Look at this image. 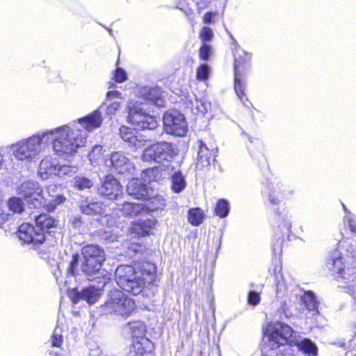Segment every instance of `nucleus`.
Returning a JSON list of instances; mask_svg holds the SVG:
<instances>
[{"instance_id":"1","label":"nucleus","mask_w":356,"mask_h":356,"mask_svg":"<svg viewBox=\"0 0 356 356\" xmlns=\"http://www.w3.org/2000/svg\"><path fill=\"white\" fill-rule=\"evenodd\" d=\"M47 146L51 142L52 149L59 156H72L84 146L88 135L77 124H65L44 131Z\"/></svg>"},{"instance_id":"2","label":"nucleus","mask_w":356,"mask_h":356,"mask_svg":"<svg viewBox=\"0 0 356 356\" xmlns=\"http://www.w3.org/2000/svg\"><path fill=\"white\" fill-rule=\"evenodd\" d=\"M264 341L266 348L271 351H277L275 355L282 356L286 345L296 346L305 354L312 353V342L309 339L296 338V332L289 325L277 321L268 323L264 330Z\"/></svg>"},{"instance_id":"3","label":"nucleus","mask_w":356,"mask_h":356,"mask_svg":"<svg viewBox=\"0 0 356 356\" xmlns=\"http://www.w3.org/2000/svg\"><path fill=\"white\" fill-rule=\"evenodd\" d=\"M44 136V131L38 132L6 147L0 146V170L6 163L4 153L6 150L17 161L24 163H35L47 147Z\"/></svg>"},{"instance_id":"4","label":"nucleus","mask_w":356,"mask_h":356,"mask_svg":"<svg viewBox=\"0 0 356 356\" xmlns=\"http://www.w3.org/2000/svg\"><path fill=\"white\" fill-rule=\"evenodd\" d=\"M58 187L50 185L44 192L36 181L27 180L18 187V194L22 195L27 204L33 208L45 207L48 211H53L63 204L66 198L62 194L57 193Z\"/></svg>"},{"instance_id":"5","label":"nucleus","mask_w":356,"mask_h":356,"mask_svg":"<svg viewBox=\"0 0 356 356\" xmlns=\"http://www.w3.org/2000/svg\"><path fill=\"white\" fill-rule=\"evenodd\" d=\"M83 261L82 271L88 276V279H102L99 282L102 287L104 286L108 280L110 275L108 271L102 268L105 261L104 251L98 245H88L82 248Z\"/></svg>"},{"instance_id":"6","label":"nucleus","mask_w":356,"mask_h":356,"mask_svg":"<svg viewBox=\"0 0 356 356\" xmlns=\"http://www.w3.org/2000/svg\"><path fill=\"white\" fill-rule=\"evenodd\" d=\"M106 314H114L124 318L130 316L136 310L135 302L122 291L114 289L102 306Z\"/></svg>"},{"instance_id":"7","label":"nucleus","mask_w":356,"mask_h":356,"mask_svg":"<svg viewBox=\"0 0 356 356\" xmlns=\"http://www.w3.org/2000/svg\"><path fill=\"white\" fill-rule=\"evenodd\" d=\"M144 104L134 100L129 101L127 104L128 121L138 129H154L157 127L159 121L156 117L145 112Z\"/></svg>"},{"instance_id":"8","label":"nucleus","mask_w":356,"mask_h":356,"mask_svg":"<svg viewBox=\"0 0 356 356\" xmlns=\"http://www.w3.org/2000/svg\"><path fill=\"white\" fill-rule=\"evenodd\" d=\"M234 56V88L240 101L246 105L248 99L244 92L245 83L243 80V75L250 67L251 55L243 51H236Z\"/></svg>"},{"instance_id":"9","label":"nucleus","mask_w":356,"mask_h":356,"mask_svg":"<svg viewBox=\"0 0 356 356\" xmlns=\"http://www.w3.org/2000/svg\"><path fill=\"white\" fill-rule=\"evenodd\" d=\"M178 152L175 145L165 141L159 142L145 149L142 159L156 163L169 162L178 154Z\"/></svg>"},{"instance_id":"10","label":"nucleus","mask_w":356,"mask_h":356,"mask_svg":"<svg viewBox=\"0 0 356 356\" xmlns=\"http://www.w3.org/2000/svg\"><path fill=\"white\" fill-rule=\"evenodd\" d=\"M165 131L176 136H184L187 132V123L183 114L177 111L166 112L163 118Z\"/></svg>"},{"instance_id":"11","label":"nucleus","mask_w":356,"mask_h":356,"mask_svg":"<svg viewBox=\"0 0 356 356\" xmlns=\"http://www.w3.org/2000/svg\"><path fill=\"white\" fill-rule=\"evenodd\" d=\"M156 273V266L151 263H147L143 266V273L134 278L127 283L131 289L121 288L122 290L134 295L139 294L143 289L145 282H153Z\"/></svg>"},{"instance_id":"12","label":"nucleus","mask_w":356,"mask_h":356,"mask_svg":"<svg viewBox=\"0 0 356 356\" xmlns=\"http://www.w3.org/2000/svg\"><path fill=\"white\" fill-rule=\"evenodd\" d=\"M106 165L112 166L119 174L129 173L134 170V165L130 159L125 153L121 152L113 153L110 159L106 161Z\"/></svg>"},{"instance_id":"13","label":"nucleus","mask_w":356,"mask_h":356,"mask_svg":"<svg viewBox=\"0 0 356 356\" xmlns=\"http://www.w3.org/2000/svg\"><path fill=\"white\" fill-rule=\"evenodd\" d=\"M102 108L99 107L88 115L78 119L77 122L73 123V124H77L81 130L86 131L88 135V132L92 131L102 126L103 122Z\"/></svg>"},{"instance_id":"14","label":"nucleus","mask_w":356,"mask_h":356,"mask_svg":"<svg viewBox=\"0 0 356 356\" xmlns=\"http://www.w3.org/2000/svg\"><path fill=\"white\" fill-rule=\"evenodd\" d=\"M18 236L24 243H31L34 245L41 244L44 241V234L38 232L35 227L29 223H24L19 226Z\"/></svg>"},{"instance_id":"15","label":"nucleus","mask_w":356,"mask_h":356,"mask_svg":"<svg viewBox=\"0 0 356 356\" xmlns=\"http://www.w3.org/2000/svg\"><path fill=\"white\" fill-rule=\"evenodd\" d=\"M141 273H143V268L136 271L135 268L131 266L122 265L115 270V280L120 288L131 289L127 284L129 280L131 281Z\"/></svg>"},{"instance_id":"16","label":"nucleus","mask_w":356,"mask_h":356,"mask_svg":"<svg viewBox=\"0 0 356 356\" xmlns=\"http://www.w3.org/2000/svg\"><path fill=\"white\" fill-rule=\"evenodd\" d=\"M172 170L173 167L171 165L146 169L143 171L141 178L145 182H159L168 177Z\"/></svg>"},{"instance_id":"17","label":"nucleus","mask_w":356,"mask_h":356,"mask_svg":"<svg viewBox=\"0 0 356 356\" xmlns=\"http://www.w3.org/2000/svg\"><path fill=\"white\" fill-rule=\"evenodd\" d=\"M68 296L74 304L77 303L80 300H85L89 304H93L101 296V291L95 287L87 288L81 292L76 289H73L69 291Z\"/></svg>"},{"instance_id":"18","label":"nucleus","mask_w":356,"mask_h":356,"mask_svg":"<svg viewBox=\"0 0 356 356\" xmlns=\"http://www.w3.org/2000/svg\"><path fill=\"white\" fill-rule=\"evenodd\" d=\"M100 194L109 200L116 199L122 193V187L120 182L112 175H107L104 178L99 189Z\"/></svg>"},{"instance_id":"19","label":"nucleus","mask_w":356,"mask_h":356,"mask_svg":"<svg viewBox=\"0 0 356 356\" xmlns=\"http://www.w3.org/2000/svg\"><path fill=\"white\" fill-rule=\"evenodd\" d=\"M138 218V220L134 222L132 224L131 227V232L139 236L149 234L150 231L155 226L156 220L148 213L145 214V216Z\"/></svg>"},{"instance_id":"20","label":"nucleus","mask_w":356,"mask_h":356,"mask_svg":"<svg viewBox=\"0 0 356 356\" xmlns=\"http://www.w3.org/2000/svg\"><path fill=\"white\" fill-rule=\"evenodd\" d=\"M218 153V148L214 146L209 147L202 141L200 142L199 152H198V162L197 164L201 167H207L215 161V158Z\"/></svg>"},{"instance_id":"21","label":"nucleus","mask_w":356,"mask_h":356,"mask_svg":"<svg viewBox=\"0 0 356 356\" xmlns=\"http://www.w3.org/2000/svg\"><path fill=\"white\" fill-rule=\"evenodd\" d=\"M58 164H54L52 158L44 156L39 164L38 175L44 180L51 178L53 175L56 176Z\"/></svg>"},{"instance_id":"22","label":"nucleus","mask_w":356,"mask_h":356,"mask_svg":"<svg viewBox=\"0 0 356 356\" xmlns=\"http://www.w3.org/2000/svg\"><path fill=\"white\" fill-rule=\"evenodd\" d=\"M120 134L122 140L128 143L131 146L136 149L145 145V141L140 135H136V133L131 129L122 126L120 129Z\"/></svg>"},{"instance_id":"23","label":"nucleus","mask_w":356,"mask_h":356,"mask_svg":"<svg viewBox=\"0 0 356 356\" xmlns=\"http://www.w3.org/2000/svg\"><path fill=\"white\" fill-rule=\"evenodd\" d=\"M56 226V222L54 218L49 214L43 213L35 217V229L38 232L42 233L44 238L45 234L49 232L50 229Z\"/></svg>"},{"instance_id":"24","label":"nucleus","mask_w":356,"mask_h":356,"mask_svg":"<svg viewBox=\"0 0 356 356\" xmlns=\"http://www.w3.org/2000/svg\"><path fill=\"white\" fill-rule=\"evenodd\" d=\"M127 191L129 195L136 199H140L147 195V190L145 184L140 179H133L129 181Z\"/></svg>"},{"instance_id":"25","label":"nucleus","mask_w":356,"mask_h":356,"mask_svg":"<svg viewBox=\"0 0 356 356\" xmlns=\"http://www.w3.org/2000/svg\"><path fill=\"white\" fill-rule=\"evenodd\" d=\"M133 347L137 355L153 356L154 344L147 338H141L133 341Z\"/></svg>"},{"instance_id":"26","label":"nucleus","mask_w":356,"mask_h":356,"mask_svg":"<svg viewBox=\"0 0 356 356\" xmlns=\"http://www.w3.org/2000/svg\"><path fill=\"white\" fill-rule=\"evenodd\" d=\"M124 215L131 217L145 216L146 210L142 203L126 202L120 209Z\"/></svg>"},{"instance_id":"27","label":"nucleus","mask_w":356,"mask_h":356,"mask_svg":"<svg viewBox=\"0 0 356 356\" xmlns=\"http://www.w3.org/2000/svg\"><path fill=\"white\" fill-rule=\"evenodd\" d=\"M145 99L151 101L157 106L163 105L162 90L159 88H145L142 90Z\"/></svg>"},{"instance_id":"28","label":"nucleus","mask_w":356,"mask_h":356,"mask_svg":"<svg viewBox=\"0 0 356 356\" xmlns=\"http://www.w3.org/2000/svg\"><path fill=\"white\" fill-rule=\"evenodd\" d=\"M328 268L335 278L345 277V265L341 257L332 258L328 263Z\"/></svg>"},{"instance_id":"29","label":"nucleus","mask_w":356,"mask_h":356,"mask_svg":"<svg viewBox=\"0 0 356 356\" xmlns=\"http://www.w3.org/2000/svg\"><path fill=\"white\" fill-rule=\"evenodd\" d=\"M171 189L174 193H179L186 187V180L179 170L175 172L171 176Z\"/></svg>"},{"instance_id":"30","label":"nucleus","mask_w":356,"mask_h":356,"mask_svg":"<svg viewBox=\"0 0 356 356\" xmlns=\"http://www.w3.org/2000/svg\"><path fill=\"white\" fill-rule=\"evenodd\" d=\"M142 204L146 210V214H147L151 211L163 209L165 206V200L161 195H156Z\"/></svg>"},{"instance_id":"31","label":"nucleus","mask_w":356,"mask_h":356,"mask_svg":"<svg viewBox=\"0 0 356 356\" xmlns=\"http://www.w3.org/2000/svg\"><path fill=\"white\" fill-rule=\"evenodd\" d=\"M127 325L133 341L140 339L141 338H146L145 337L146 333V326L143 322L140 321L129 322Z\"/></svg>"},{"instance_id":"32","label":"nucleus","mask_w":356,"mask_h":356,"mask_svg":"<svg viewBox=\"0 0 356 356\" xmlns=\"http://www.w3.org/2000/svg\"><path fill=\"white\" fill-rule=\"evenodd\" d=\"M82 212L86 215L100 214L104 211V207L101 202L85 201L80 206Z\"/></svg>"},{"instance_id":"33","label":"nucleus","mask_w":356,"mask_h":356,"mask_svg":"<svg viewBox=\"0 0 356 356\" xmlns=\"http://www.w3.org/2000/svg\"><path fill=\"white\" fill-rule=\"evenodd\" d=\"M72 183L73 187L80 191L90 188L94 184L90 179L81 175L75 176L72 180Z\"/></svg>"},{"instance_id":"34","label":"nucleus","mask_w":356,"mask_h":356,"mask_svg":"<svg viewBox=\"0 0 356 356\" xmlns=\"http://www.w3.org/2000/svg\"><path fill=\"white\" fill-rule=\"evenodd\" d=\"M76 171L77 168L76 166L68 165H58L56 176L61 179H66L74 175Z\"/></svg>"},{"instance_id":"35","label":"nucleus","mask_w":356,"mask_h":356,"mask_svg":"<svg viewBox=\"0 0 356 356\" xmlns=\"http://www.w3.org/2000/svg\"><path fill=\"white\" fill-rule=\"evenodd\" d=\"M8 209L15 213H21L24 210V203L23 200L18 197H10L7 202Z\"/></svg>"},{"instance_id":"36","label":"nucleus","mask_w":356,"mask_h":356,"mask_svg":"<svg viewBox=\"0 0 356 356\" xmlns=\"http://www.w3.org/2000/svg\"><path fill=\"white\" fill-rule=\"evenodd\" d=\"M203 211L199 208L191 209L188 211V220L194 226L200 225L204 219Z\"/></svg>"},{"instance_id":"37","label":"nucleus","mask_w":356,"mask_h":356,"mask_svg":"<svg viewBox=\"0 0 356 356\" xmlns=\"http://www.w3.org/2000/svg\"><path fill=\"white\" fill-rule=\"evenodd\" d=\"M229 211V202L224 199L218 200L215 208L216 214L220 218H224L228 215Z\"/></svg>"},{"instance_id":"38","label":"nucleus","mask_w":356,"mask_h":356,"mask_svg":"<svg viewBox=\"0 0 356 356\" xmlns=\"http://www.w3.org/2000/svg\"><path fill=\"white\" fill-rule=\"evenodd\" d=\"M191 104L192 105V110L193 111L195 109L197 113H200L204 115L210 108V104L209 102L198 100L197 99Z\"/></svg>"},{"instance_id":"39","label":"nucleus","mask_w":356,"mask_h":356,"mask_svg":"<svg viewBox=\"0 0 356 356\" xmlns=\"http://www.w3.org/2000/svg\"><path fill=\"white\" fill-rule=\"evenodd\" d=\"M63 335L61 328L57 325L54 329V333L51 337V343L54 347H60L63 344Z\"/></svg>"},{"instance_id":"40","label":"nucleus","mask_w":356,"mask_h":356,"mask_svg":"<svg viewBox=\"0 0 356 356\" xmlns=\"http://www.w3.org/2000/svg\"><path fill=\"white\" fill-rule=\"evenodd\" d=\"M209 72V66L207 63H203L197 68L196 77L200 81H205L208 79Z\"/></svg>"},{"instance_id":"41","label":"nucleus","mask_w":356,"mask_h":356,"mask_svg":"<svg viewBox=\"0 0 356 356\" xmlns=\"http://www.w3.org/2000/svg\"><path fill=\"white\" fill-rule=\"evenodd\" d=\"M212 54V47L208 43L202 44L199 50L200 58L204 60H209Z\"/></svg>"},{"instance_id":"42","label":"nucleus","mask_w":356,"mask_h":356,"mask_svg":"<svg viewBox=\"0 0 356 356\" xmlns=\"http://www.w3.org/2000/svg\"><path fill=\"white\" fill-rule=\"evenodd\" d=\"M213 37L211 29L209 27L204 26L202 29L200 33V38L202 40V44L210 42Z\"/></svg>"},{"instance_id":"43","label":"nucleus","mask_w":356,"mask_h":356,"mask_svg":"<svg viewBox=\"0 0 356 356\" xmlns=\"http://www.w3.org/2000/svg\"><path fill=\"white\" fill-rule=\"evenodd\" d=\"M113 79L118 83H122L127 79V72L121 67H117L113 73Z\"/></svg>"},{"instance_id":"44","label":"nucleus","mask_w":356,"mask_h":356,"mask_svg":"<svg viewBox=\"0 0 356 356\" xmlns=\"http://www.w3.org/2000/svg\"><path fill=\"white\" fill-rule=\"evenodd\" d=\"M102 156V147L100 145L95 146L92 150L88 154V157L91 161H97L100 159Z\"/></svg>"},{"instance_id":"45","label":"nucleus","mask_w":356,"mask_h":356,"mask_svg":"<svg viewBox=\"0 0 356 356\" xmlns=\"http://www.w3.org/2000/svg\"><path fill=\"white\" fill-rule=\"evenodd\" d=\"M120 101H113L106 108V113L109 115H114L119 109Z\"/></svg>"},{"instance_id":"46","label":"nucleus","mask_w":356,"mask_h":356,"mask_svg":"<svg viewBox=\"0 0 356 356\" xmlns=\"http://www.w3.org/2000/svg\"><path fill=\"white\" fill-rule=\"evenodd\" d=\"M301 302L305 305V307L310 310L312 304V291H307L304 293V295L301 296Z\"/></svg>"},{"instance_id":"47","label":"nucleus","mask_w":356,"mask_h":356,"mask_svg":"<svg viewBox=\"0 0 356 356\" xmlns=\"http://www.w3.org/2000/svg\"><path fill=\"white\" fill-rule=\"evenodd\" d=\"M79 265V256L78 254H74L72 259L70 262V266L68 268V273L72 275H75L76 269Z\"/></svg>"},{"instance_id":"48","label":"nucleus","mask_w":356,"mask_h":356,"mask_svg":"<svg viewBox=\"0 0 356 356\" xmlns=\"http://www.w3.org/2000/svg\"><path fill=\"white\" fill-rule=\"evenodd\" d=\"M106 99L108 101H120L122 98L121 93L117 90H111L106 93Z\"/></svg>"},{"instance_id":"49","label":"nucleus","mask_w":356,"mask_h":356,"mask_svg":"<svg viewBox=\"0 0 356 356\" xmlns=\"http://www.w3.org/2000/svg\"><path fill=\"white\" fill-rule=\"evenodd\" d=\"M248 300L250 305H256L260 301V296L255 291H250L248 295Z\"/></svg>"},{"instance_id":"50","label":"nucleus","mask_w":356,"mask_h":356,"mask_svg":"<svg viewBox=\"0 0 356 356\" xmlns=\"http://www.w3.org/2000/svg\"><path fill=\"white\" fill-rule=\"evenodd\" d=\"M348 225L350 232L356 234V221L353 219L349 218Z\"/></svg>"},{"instance_id":"51","label":"nucleus","mask_w":356,"mask_h":356,"mask_svg":"<svg viewBox=\"0 0 356 356\" xmlns=\"http://www.w3.org/2000/svg\"><path fill=\"white\" fill-rule=\"evenodd\" d=\"M213 18V13H207L204 16V22L206 24L211 23Z\"/></svg>"},{"instance_id":"52","label":"nucleus","mask_w":356,"mask_h":356,"mask_svg":"<svg viewBox=\"0 0 356 356\" xmlns=\"http://www.w3.org/2000/svg\"><path fill=\"white\" fill-rule=\"evenodd\" d=\"M312 298H313V311L315 310L316 313L319 314V312L318 309V305L319 302L317 301L316 296H314V293H313Z\"/></svg>"},{"instance_id":"53","label":"nucleus","mask_w":356,"mask_h":356,"mask_svg":"<svg viewBox=\"0 0 356 356\" xmlns=\"http://www.w3.org/2000/svg\"><path fill=\"white\" fill-rule=\"evenodd\" d=\"M72 223L75 227H77L79 226V224L81 223V218L79 217H74L72 220Z\"/></svg>"},{"instance_id":"54","label":"nucleus","mask_w":356,"mask_h":356,"mask_svg":"<svg viewBox=\"0 0 356 356\" xmlns=\"http://www.w3.org/2000/svg\"><path fill=\"white\" fill-rule=\"evenodd\" d=\"M318 353L317 346L313 343V356H316Z\"/></svg>"},{"instance_id":"55","label":"nucleus","mask_w":356,"mask_h":356,"mask_svg":"<svg viewBox=\"0 0 356 356\" xmlns=\"http://www.w3.org/2000/svg\"><path fill=\"white\" fill-rule=\"evenodd\" d=\"M269 199L272 203H274V204L276 203V200L272 195H270Z\"/></svg>"},{"instance_id":"56","label":"nucleus","mask_w":356,"mask_h":356,"mask_svg":"<svg viewBox=\"0 0 356 356\" xmlns=\"http://www.w3.org/2000/svg\"><path fill=\"white\" fill-rule=\"evenodd\" d=\"M266 349H267V350H266V352H268V350H270L269 348H267L266 347Z\"/></svg>"}]
</instances>
